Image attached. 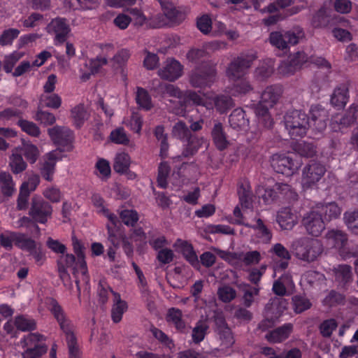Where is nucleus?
Instances as JSON below:
<instances>
[{"instance_id": "nucleus-1", "label": "nucleus", "mask_w": 358, "mask_h": 358, "mask_svg": "<svg viewBox=\"0 0 358 358\" xmlns=\"http://www.w3.org/2000/svg\"><path fill=\"white\" fill-rule=\"evenodd\" d=\"M238 195L241 203V208L237 206L234 210V219L227 220L230 222L239 224H244L253 228L256 234L262 243H268L272 238L271 231L264 224L263 221L257 218L255 224H250L249 221L252 220L254 214L252 196L251 195L250 187L248 182L241 184L238 188Z\"/></svg>"}, {"instance_id": "nucleus-2", "label": "nucleus", "mask_w": 358, "mask_h": 358, "mask_svg": "<svg viewBox=\"0 0 358 358\" xmlns=\"http://www.w3.org/2000/svg\"><path fill=\"white\" fill-rule=\"evenodd\" d=\"M282 94L279 86L267 87L261 95V100L255 108V112L259 124L265 127H270L273 120L268 113V108L273 107L278 101Z\"/></svg>"}, {"instance_id": "nucleus-3", "label": "nucleus", "mask_w": 358, "mask_h": 358, "mask_svg": "<svg viewBox=\"0 0 358 358\" xmlns=\"http://www.w3.org/2000/svg\"><path fill=\"white\" fill-rule=\"evenodd\" d=\"M291 250L297 259L313 262L322 254L323 247L319 240L303 237L293 241Z\"/></svg>"}, {"instance_id": "nucleus-4", "label": "nucleus", "mask_w": 358, "mask_h": 358, "mask_svg": "<svg viewBox=\"0 0 358 358\" xmlns=\"http://www.w3.org/2000/svg\"><path fill=\"white\" fill-rule=\"evenodd\" d=\"M305 37L302 28L299 27L284 31H273L269 36V42L275 48L285 50L289 48L290 45L299 43Z\"/></svg>"}, {"instance_id": "nucleus-5", "label": "nucleus", "mask_w": 358, "mask_h": 358, "mask_svg": "<svg viewBox=\"0 0 358 358\" xmlns=\"http://www.w3.org/2000/svg\"><path fill=\"white\" fill-rule=\"evenodd\" d=\"M186 96L187 101H192L194 104L198 106H203L207 109L212 108L215 106L220 113L225 112L232 106L231 99L227 96L215 97L212 94H205L203 97H201L200 94L189 91L187 92Z\"/></svg>"}, {"instance_id": "nucleus-6", "label": "nucleus", "mask_w": 358, "mask_h": 358, "mask_svg": "<svg viewBox=\"0 0 358 358\" xmlns=\"http://www.w3.org/2000/svg\"><path fill=\"white\" fill-rule=\"evenodd\" d=\"M285 125L292 138H301L306 134L309 122L307 115L299 110H293L285 117Z\"/></svg>"}, {"instance_id": "nucleus-7", "label": "nucleus", "mask_w": 358, "mask_h": 358, "mask_svg": "<svg viewBox=\"0 0 358 358\" xmlns=\"http://www.w3.org/2000/svg\"><path fill=\"white\" fill-rule=\"evenodd\" d=\"M21 346L25 349L23 358H41L47 351L44 343V337L38 333H31L20 341Z\"/></svg>"}, {"instance_id": "nucleus-8", "label": "nucleus", "mask_w": 358, "mask_h": 358, "mask_svg": "<svg viewBox=\"0 0 358 358\" xmlns=\"http://www.w3.org/2000/svg\"><path fill=\"white\" fill-rule=\"evenodd\" d=\"M287 301L282 298L275 297L271 299L265 308V320L260 323L259 327L265 330L271 327L287 308Z\"/></svg>"}, {"instance_id": "nucleus-9", "label": "nucleus", "mask_w": 358, "mask_h": 358, "mask_svg": "<svg viewBox=\"0 0 358 358\" xmlns=\"http://www.w3.org/2000/svg\"><path fill=\"white\" fill-rule=\"evenodd\" d=\"M270 162L275 171L286 176H292L301 166V162L294 161L285 154H274Z\"/></svg>"}, {"instance_id": "nucleus-10", "label": "nucleus", "mask_w": 358, "mask_h": 358, "mask_svg": "<svg viewBox=\"0 0 358 358\" xmlns=\"http://www.w3.org/2000/svg\"><path fill=\"white\" fill-rule=\"evenodd\" d=\"M52 206L41 196H35L31 199L29 214L36 222L45 224L51 217Z\"/></svg>"}, {"instance_id": "nucleus-11", "label": "nucleus", "mask_w": 358, "mask_h": 358, "mask_svg": "<svg viewBox=\"0 0 358 358\" xmlns=\"http://www.w3.org/2000/svg\"><path fill=\"white\" fill-rule=\"evenodd\" d=\"M255 59L256 57L253 54L238 57L229 64L227 70V76L232 80L241 78L245 74Z\"/></svg>"}, {"instance_id": "nucleus-12", "label": "nucleus", "mask_w": 358, "mask_h": 358, "mask_svg": "<svg viewBox=\"0 0 358 358\" xmlns=\"http://www.w3.org/2000/svg\"><path fill=\"white\" fill-rule=\"evenodd\" d=\"M325 172L326 169L322 164L317 162H310L303 169V187L309 188L317 183L324 176Z\"/></svg>"}, {"instance_id": "nucleus-13", "label": "nucleus", "mask_w": 358, "mask_h": 358, "mask_svg": "<svg viewBox=\"0 0 358 358\" xmlns=\"http://www.w3.org/2000/svg\"><path fill=\"white\" fill-rule=\"evenodd\" d=\"M47 31L54 36L55 45L63 43L67 38L71 29L64 18L57 17L53 19L47 26Z\"/></svg>"}, {"instance_id": "nucleus-14", "label": "nucleus", "mask_w": 358, "mask_h": 358, "mask_svg": "<svg viewBox=\"0 0 358 358\" xmlns=\"http://www.w3.org/2000/svg\"><path fill=\"white\" fill-rule=\"evenodd\" d=\"M48 309L59 323V327L65 334L66 337H68L69 335H74L73 332V325L71 321L66 317L62 307L56 300L53 299H49Z\"/></svg>"}, {"instance_id": "nucleus-15", "label": "nucleus", "mask_w": 358, "mask_h": 358, "mask_svg": "<svg viewBox=\"0 0 358 358\" xmlns=\"http://www.w3.org/2000/svg\"><path fill=\"white\" fill-rule=\"evenodd\" d=\"M302 223L308 234L318 236L324 229V221L314 208L303 217Z\"/></svg>"}, {"instance_id": "nucleus-16", "label": "nucleus", "mask_w": 358, "mask_h": 358, "mask_svg": "<svg viewBox=\"0 0 358 358\" xmlns=\"http://www.w3.org/2000/svg\"><path fill=\"white\" fill-rule=\"evenodd\" d=\"M354 122H358V106L352 104L342 117H334L330 126L334 131H343Z\"/></svg>"}, {"instance_id": "nucleus-17", "label": "nucleus", "mask_w": 358, "mask_h": 358, "mask_svg": "<svg viewBox=\"0 0 358 358\" xmlns=\"http://www.w3.org/2000/svg\"><path fill=\"white\" fill-rule=\"evenodd\" d=\"M215 76V67L206 65L202 68L196 69L192 73L190 82L195 87L207 86L213 82Z\"/></svg>"}, {"instance_id": "nucleus-18", "label": "nucleus", "mask_w": 358, "mask_h": 358, "mask_svg": "<svg viewBox=\"0 0 358 358\" xmlns=\"http://www.w3.org/2000/svg\"><path fill=\"white\" fill-rule=\"evenodd\" d=\"M290 57L297 70L300 69L303 66L310 63L315 64L316 66L324 68L327 70L331 69V64L325 59L315 57H309L304 52H298L290 55Z\"/></svg>"}, {"instance_id": "nucleus-19", "label": "nucleus", "mask_w": 358, "mask_h": 358, "mask_svg": "<svg viewBox=\"0 0 358 358\" xmlns=\"http://www.w3.org/2000/svg\"><path fill=\"white\" fill-rule=\"evenodd\" d=\"M63 156L62 150H55L45 155V162L41 168V175L48 181H52L57 161L61 160Z\"/></svg>"}, {"instance_id": "nucleus-20", "label": "nucleus", "mask_w": 358, "mask_h": 358, "mask_svg": "<svg viewBox=\"0 0 358 358\" xmlns=\"http://www.w3.org/2000/svg\"><path fill=\"white\" fill-rule=\"evenodd\" d=\"M48 134L55 143L65 145L66 150L71 149L72 131L69 129L56 126L48 129Z\"/></svg>"}, {"instance_id": "nucleus-21", "label": "nucleus", "mask_w": 358, "mask_h": 358, "mask_svg": "<svg viewBox=\"0 0 358 358\" xmlns=\"http://www.w3.org/2000/svg\"><path fill=\"white\" fill-rule=\"evenodd\" d=\"M108 63V60L104 57L98 56L94 59L86 60L85 66L86 69H80V79L83 81H87L94 75L99 71V70Z\"/></svg>"}, {"instance_id": "nucleus-22", "label": "nucleus", "mask_w": 358, "mask_h": 358, "mask_svg": "<svg viewBox=\"0 0 358 358\" xmlns=\"http://www.w3.org/2000/svg\"><path fill=\"white\" fill-rule=\"evenodd\" d=\"M173 134L175 136L180 139H185L187 141L189 148L183 152L182 155L184 156L187 157L188 155H193L197 150L198 146L193 145L194 138H189V131L185 123L178 122L176 124L173 129Z\"/></svg>"}, {"instance_id": "nucleus-23", "label": "nucleus", "mask_w": 358, "mask_h": 358, "mask_svg": "<svg viewBox=\"0 0 358 358\" xmlns=\"http://www.w3.org/2000/svg\"><path fill=\"white\" fill-rule=\"evenodd\" d=\"M276 222L282 230H291L297 223V217L287 208L277 213Z\"/></svg>"}, {"instance_id": "nucleus-24", "label": "nucleus", "mask_w": 358, "mask_h": 358, "mask_svg": "<svg viewBox=\"0 0 358 358\" xmlns=\"http://www.w3.org/2000/svg\"><path fill=\"white\" fill-rule=\"evenodd\" d=\"M289 189V187L286 184H276L275 185V189L269 188L264 189L262 187H258L256 193L264 204H269L276 199V190L282 193Z\"/></svg>"}, {"instance_id": "nucleus-25", "label": "nucleus", "mask_w": 358, "mask_h": 358, "mask_svg": "<svg viewBox=\"0 0 358 358\" xmlns=\"http://www.w3.org/2000/svg\"><path fill=\"white\" fill-rule=\"evenodd\" d=\"M310 115L314 128L319 131L324 130L327 127V111L319 105L313 106Z\"/></svg>"}, {"instance_id": "nucleus-26", "label": "nucleus", "mask_w": 358, "mask_h": 358, "mask_svg": "<svg viewBox=\"0 0 358 358\" xmlns=\"http://www.w3.org/2000/svg\"><path fill=\"white\" fill-rule=\"evenodd\" d=\"M73 246L75 253L77 255V265H79V268L81 272L83 280L87 284L90 278L87 275V264L85 260V255L83 253V246L82 243L75 237L72 239Z\"/></svg>"}, {"instance_id": "nucleus-27", "label": "nucleus", "mask_w": 358, "mask_h": 358, "mask_svg": "<svg viewBox=\"0 0 358 358\" xmlns=\"http://www.w3.org/2000/svg\"><path fill=\"white\" fill-rule=\"evenodd\" d=\"M175 245L192 266L196 268H199L200 264L198 257L189 243L179 239L176 241Z\"/></svg>"}, {"instance_id": "nucleus-28", "label": "nucleus", "mask_w": 358, "mask_h": 358, "mask_svg": "<svg viewBox=\"0 0 358 358\" xmlns=\"http://www.w3.org/2000/svg\"><path fill=\"white\" fill-rule=\"evenodd\" d=\"M182 66L178 61L170 59L166 62L165 66L162 71V76L164 78L173 81L181 76Z\"/></svg>"}, {"instance_id": "nucleus-29", "label": "nucleus", "mask_w": 358, "mask_h": 358, "mask_svg": "<svg viewBox=\"0 0 358 358\" xmlns=\"http://www.w3.org/2000/svg\"><path fill=\"white\" fill-rule=\"evenodd\" d=\"M127 308V303L121 299L120 294L113 293L111 318L114 323H118L122 320V316Z\"/></svg>"}, {"instance_id": "nucleus-30", "label": "nucleus", "mask_w": 358, "mask_h": 358, "mask_svg": "<svg viewBox=\"0 0 358 358\" xmlns=\"http://www.w3.org/2000/svg\"><path fill=\"white\" fill-rule=\"evenodd\" d=\"M215 322L218 325V333L222 340V349L231 347L234 340L231 330L226 326L224 319L221 317L216 318Z\"/></svg>"}, {"instance_id": "nucleus-31", "label": "nucleus", "mask_w": 358, "mask_h": 358, "mask_svg": "<svg viewBox=\"0 0 358 358\" xmlns=\"http://www.w3.org/2000/svg\"><path fill=\"white\" fill-rule=\"evenodd\" d=\"M327 245L329 248H341L347 241L346 234L337 229H332L326 234Z\"/></svg>"}, {"instance_id": "nucleus-32", "label": "nucleus", "mask_w": 358, "mask_h": 358, "mask_svg": "<svg viewBox=\"0 0 358 358\" xmlns=\"http://www.w3.org/2000/svg\"><path fill=\"white\" fill-rule=\"evenodd\" d=\"M318 213L324 215V219L330 221L338 217L341 213V208L335 203L331 202L326 204H318L315 208Z\"/></svg>"}, {"instance_id": "nucleus-33", "label": "nucleus", "mask_w": 358, "mask_h": 358, "mask_svg": "<svg viewBox=\"0 0 358 358\" xmlns=\"http://www.w3.org/2000/svg\"><path fill=\"white\" fill-rule=\"evenodd\" d=\"M271 252L282 259V262L280 263V264L276 265L274 267L275 275L276 271L278 269H285L287 268L288 265V261L290 259L291 255L287 248L284 247L281 243H275L271 249Z\"/></svg>"}, {"instance_id": "nucleus-34", "label": "nucleus", "mask_w": 358, "mask_h": 358, "mask_svg": "<svg viewBox=\"0 0 358 358\" xmlns=\"http://www.w3.org/2000/svg\"><path fill=\"white\" fill-rule=\"evenodd\" d=\"M142 297L146 303V306L150 313H155V294H151L147 287L145 278L143 275L138 278Z\"/></svg>"}, {"instance_id": "nucleus-35", "label": "nucleus", "mask_w": 358, "mask_h": 358, "mask_svg": "<svg viewBox=\"0 0 358 358\" xmlns=\"http://www.w3.org/2000/svg\"><path fill=\"white\" fill-rule=\"evenodd\" d=\"M348 90L345 85L336 87L331 97V104L338 108H343L348 101Z\"/></svg>"}, {"instance_id": "nucleus-36", "label": "nucleus", "mask_w": 358, "mask_h": 358, "mask_svg": "<svg viewBox=\"0 0 358 358\" xmlns=\"http://www.w3.org/2000/svg\"><path fill=\"white\" fill-rule=\"evenodd\" d=\"M59 262H62V265H64L65 267H73V274L76 277V284L78 288V290L80 291V283L82 281L85 283L83 280L81 272L79 268V265L78 266L77 262H76V257L73 255H66L60 257Z\"/></svg>"}, {"instance_id": "nucleus-37", "label": "nucleus", "mask_w": 358, "mask_h": 358, "mask_svg": "<svg viewBox=\"0 0 358 358\" xmlns=\"http://www.w3.org/2000/svg\"><path fill=\"white\" fill-rule=\"evenodd\" d=\"M0 189L6 196H10L15 192V184L9 173H0Z\"/></svg>"}, {"instance_id": "nucleus-38", "label": "nucleus", "mask_w": 358, "mask_h": 358, "mask_svg": "<svg viewBox=\"0 0 358 358\" xmlns=\"http://www.w3.org/2000/svg\"><path fill=\"white\" fill-rule=\"evenodd\" d=\"M292 330V325L291 324H286L271 331L266 337L269 342L280 343L289 336Z\"/></svg>"}, {"instance_id": "nucleus-39", "label": "nucleus", "mask_w": 358, "mask_h": 358, "mask_svg": "<svg viewBox=\"0 0 358 358\" xmlns=\"http://www.w3.org/2000/svg\"><path fill=\"white\" fill-rule=\"evenodd\" d=\"M229 124L234 129H245L248 126V120L245 117V112L241 108L235 109L229 116Z\"/></svg>"}, {"instance_id": "nucleus-40", "label": "nucleus", "mask_w": 358, "mask_h": 358, "mask_svg": "<svg viewBox=\"0 0 358 358\" xmlns=\"http://www.w3.org/2000/svg\"><path fill=\"white\" fill-rule=\"evenodd\" d=\"M64 3L73 10H92L97 7L99 0H64Z\"/></svg>"}, {"instance_id": "nucleus-41", "label": "nucleus", "mask_w": 358, "mask_h": 358, "mask_svg": "<svg viewBox=\"0 0 358 358\" xmlns=\"http://www.w3.org/2000/svg\"><path fill=\"white\" fill-rule=\"evenodd\" d=\"M10 166L14 173H19L25 170L27 167V164L23 160L21 152L17 148L13 150V153L10 157Z\"/></svg>"}, {"instance_id": "nucleus-42", "label": "nucleus", "mask_w": 358, "mask_h": 358, "mask_svg": "<svg viewBox=\"0 0 358 358\" xmlns=\"http://www.w3.org/2000/svg\"><path fill=\"white\" fill-rule=\"evenodd\" d=\"M71 115L74 124L78 127H80L89 117V113L83 104H79L72 108Z\"/></svg>"}, {"instance_id": "nucleus-43", "label": "nucleus", "mask_w": 358, "mask_h": 358, "mask_svg": "<svg viewBox=\"0 0 358 358\" xmlns=\"http://www.w3.org/2000/svg\"><path fill=\"white\" fill-rule=\"evenodd\" d=\"M212 136L214 143L218 149L223 150L227 148L228 141L224 133L223 132L222 126L220 123L215 124L212 131Z\"/></svg>"}, {"instance_id": "nucleus-44", "label": "nucleus", "mask_w": 358, "mask_h": 358, "mask_svg": "<svg viewBox=\"0 0 358 358\" xmlns=\"http://www.w3.org/2000/svg\"><path fill=\"white\" fill-rule=\"evenodd\" d=\"M129 57V51L126 49H122L117 52L112 59L113 66L115 68H121V73L124 77L127 76V72L125 71L124 66L126 65Z\"/></svg>"}, {"instance_id": "nucleus-45", "label": "nucleus", "mask_w": 358, "mask_h": 358, "mask_svg": "<svg viewBox=\"0 0 358 358\" xmlns=\"http://www.w3.org/2000/svg\"><path fill=\"white\" fill-rule=\"evenodd\" d=\"M136 101L141 108L146 110H150L153 106L148 91L141 87L136 88Z\"/></svg>"}, {"instance_id": "nucleus-46", "label": "nucleus", "mask_w": 358, "mask_h": 358, "mask_svg": "<svg viewBox=\"0 0 358 358\" xmlns=\"http://www.w3.org/2000/svg\"><path fill=\"white\" fill-rule=\"evenodd\" d=\"M130 162V157L127 153H117L115 158L113 169L117 173H125L129 167Z\"/></svg>"}, {"instance_id": "nucleus-47", "label": "nucleus", "mask_w": 358, "mask_h": 358, "mask_svg": "<svg viewBox=\"0 0 358 358\" xmlns=\"http://www.w3.org/2000/svg\"><path fill=\"white\" fill-rule=\"evenodd\" d=\"M292 281L289 275H284L280 279L275 281L273 285V292L278 296H283L286 294V286L291 287Z\"/></svg>"}, {"instance_id": "nucleus-48", "label": "nucleus", "mask_w": 358, "mask_h": 358, "mask_svg": "<svg viewBox=\"0 0 358 358\" xmlns=\"http://www.w3.org/2000/svg\"><path fill=\"white\" fill-rule=\"evenodd\" d=\"M336 280L340 283H345L352 278L351 268L345 264L339 265L333 270Z\"/></svg>"}, {"instance_id": "nucleus-49", "label": "nucleus", "mask_w": 358, "mask_h": 358, "mask_svg": "<svg viewBox=\"0 0 358 358\" xmlns=\"http://www.w3.org/2000/svg\"><path fill=\"white\" fill-rule=\"evenodd\" d=\"M111 142L119 145H127L129 143V137L122 127L113 129L109 136Z\"/></svg>"}, {"instance_id": "nucleus-50", "label": "nucleus", "mask_w": 358, "mask_h": 358, "mask_svg": "<svg viewBox=\"0 0 358 358\" xmlns=\"http://www.w3.org/2000/svg\"><path fill=\"white\" fill-rule=\"evenodd\" d=\"M343 220L348 229L358 235V211H348L343 215Z\"/></svg>"}, {"instance_id": "nucleus-51", "label": "nucleus", "mask_w": 358, "mask_h": 358, "mask_svg": "<svg viewBox=\"0 0 358 358\" xmlns=\"http://www.w3.org/2000/svg\"><path fill=\"white\" fill-rule=\"evenodd\" d=\"M274 62L271 59L263 61L255 71V75L259 78L270 76L273 72Z\"/></svg>"}, {"instance_id": "nucleus-52", "label": "nucleus", "mask_w": 358, "mask_h": 358, "mask_svg": "<svg viewBox=\"0 0 358 358\" xmlns=\"http://www.w3.org/2000/svg\"><path fill=\"white\" fill-rule=\"evenodd\" d=\"M19 233L5 231L0 234V243L2 247L6 250H10L13 248V244L16 245L17 239L18 238Z\"/></svg>"}, {"instance_id": "nucleus-53", "label": "nucleus", "mask_w": 358, "mask_h": 358, "mask_svg": "<svg viewBox=\"0 0 358 358\" xmlns=\"http://www.w3.org/2000/svg\"><path fill=\"white\" fill-rule=\"evenodd\" d=\"M160 4L162 11L167 19L171 21H175L178 19L180 12L172 2L162 1L160 2Z\"/></svg>"}, {"instance_id": "nucleus-54", "label": "nucleus", "mask_w": 358, "mask_h": 358, "mask_svg": "<svg viewBox=\"0 0 358 358\" xmlns=\"http://www.w3.org/2000/svg\"><path fill=\"white\" fill-rule=\"evenodd\" d=\"M106 227L108 229V240L110 245L115 248H119L126 237L110 224H107Z\"/></svg>"}, {"instance_id": "nucleus-55", "label": "nucleus", "mask_w": 358, "mask_h": 358, "mask_svg": "<svg viewBox=\"0 0 358 358\" xmlns=\"http://www.w3.org/2000/svg\"><path fill=\"white\" fill-rule=\"evenodd\" d=\"M14 323L16 328L22 331L34 330L36 328L34 320L22 315L16 317Z\"/></svg>"}, {"instance_id": "nucleus-56", "label": "nucleus", "mask_w": 358, "mask_h": 358, "mask_svg": "<svg viewBox=\"0 0 358 358\" xmlns=\"http://www.w3.org/2000/svg\"><path fill=\"white\" fill-rule=\"evenodd\" d=\"M325 277L322 273L317 271H310L304 273L301 277V282L310 285H317L323 282Z\"/></svg>"}, {"instance_id": "nucleus-57", "label": "nucleus", "mask_w": 358, "mask_h": 358, "mask_svg": "<svg viewBox=\"0 0 358 358\" xmlns=\"http://www.w3.org/2000/svg\"><path fill=\"white\" fill-rule=\"evenodd\" d=\"M16 246L22 250H27L31 253L34 252L36 249V243L34 240L27 238L25 235L19 233L17 239Z\"/></svg>"}, {"instance_id": "nucleus-58", "label": "nucleus", "mask_w": 358, "mask_h": 358, "mask_svg": "<svg viewBox=\"0 0 358 358\" xmlns=\"http://www.w3.org/2000/svg\"><path fill=\"white\" fill-rule=\"evenodd\" d=\"M217 296L222 301L227 303L236 297V292L230 286L222 285L218 288Z\"/></svg>"}, {"instance_id": "nucleus-59", "label": "nucleus", "mask_w": 358, "mask_h": 358, "mask_svg": "<svg viewBox=\"0 0 358 358\" xmlns=\"http://www.w3.org/2000/svg\"><path fill=\"white\" fill-rule=\"evenodd\" d=\"M294 310L296 313H301L311 306V303L309 300L301 296H295L292 299Z\"/></svg>"}, {"instance_id": "nucleus-60", "label": "nucleus", "mask_w": 358, "mask_h": 358, "mask_svg": "<svg viewBox=\"0 0 358 358\" xmlns=\"http://www.w3.org/2000/svg\"><path fill=\"white\" fill-rule=\"evenodd\" d=\"M120 217L127 226H134L138 220V213L134 210H123L120 212Z\"/></svg>"}, {"instance_id": "nucleus-61", "label": "nucleus", "mask_w": 358, "mask_h": 358, "mask_svg": "<svg viewBox=\"0 0 358 358\" xmlns=\"http://www.w3.org/2000/svg\"><path fill=\"white\" fill-rule=\"evenodd\" d=\"M22 130L30 136L37 137L40 134V129L37 125L28 120H20L17 122Z\"/></svg>"}, {"instance_id": "nucleus-62", "label": "nucleus", "mask_w": 358, "mask_h": 358, "mask_svg": "<svg viewBox=\"0 0 358 358\" xmlns=\"http://www.w3.org/2000/svg\"><path fill=\"white\" fill-rule=\"evenodd\" d=\"M41 101L45 106L52 108H58L62 103L60 96L56 94L42 95Z\"/></svg>"}, {"instance_id": "nucleus-63", "label": "nucleus", "mask_w": 358, "mask_h": 358, "mask_svg": "<svg viewBox=\"0 0 358 358\" xmlns=\"http://www.w3.org/2000/svg\"><path fill=\"white\" fill-rule=\"evenodd\" d=\"M22 150L25 157L31 163H34L39 155L38 150L36 146L31 143H24Z\"/></svg>"}, {"instance_id": "nucleus-64", "label": "nucleus", "mask_w": 358, "mask_h": 358, "mask_svg": "<svg viewBox=\"0 0 358 358\" xmlns=\"http://www.w3.org/2000/svg\"><path fill=\"white\" fill-rule=\"evenodd\" d=\"M43 194L45 199L52 203H58L61 201L62 194L59 188L51 186L45 188Z\"/></svg>"}]
</instances>
